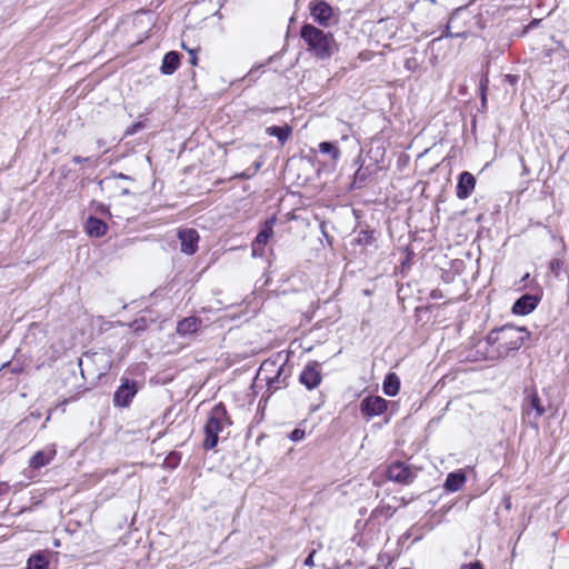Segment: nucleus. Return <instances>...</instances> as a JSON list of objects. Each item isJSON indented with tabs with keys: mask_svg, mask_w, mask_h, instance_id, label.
<instances>
[{
	"mask_svg": "<svg viewBox=\"0 0 569 569\" xmlns=\"http://www.w3.org/2000/svg\"><path fill=\"white\" fill-rule=\"evenodd\" d=\"M300 38L305 41L308 52L319 60L329 59L339 50L332 33L326 32L311 23H305L301 27Z\"/></svg>",
	"mask_w": 569,
	"mask_h": 569,
	"instance_id": "1",
	"label": "nucleus"
},
{
	"mask_svg": "<svg viewBox=\"0 0 569 569\" xmlns=\"http://www.w3.org/2000/svg\"><path fill=\"white\" fill-rule=\"evenodd\" d=\"M506 80L510 83H515L517 81V77L512 74H507Z\"/></svg>",
	"mask_w": 569,
	"mask_h": 569,
	"instance_id": "43",
	"label": "nucleus"
},
{
	"mask_svg": "<svg viewBox=\"0 0 569 569\" xmlns=\"http://www.w3.org/2000/svg\"><path fill=\"white\" fill-rule=\"evenodd\" d=\"M415 62H416V61H415V59H412V60H411V59H408V60L406 61V67H407V69H411V68L413 67V63H415Z\"/></svg>",
	"mask_w": 569,
	"mask_h": 569,
	"instance_id": "46",
	"label": "nucleus"
},
{
	"mask_svg": "<svg viewBox=\"0 0 569 569\" xmlns=\"http://www.w3.org/2000/svg\"><path fill=\"white\" fill-rule=\"evenodd\" d=\"M138 392V386L134 380L128 378L122 379L121 385L113 395V405L116 407L126 408L130 405Z\"/></svg>",
	"mask_w": 569,
	"mask_h": 569,
	"instance_id": "4",
	"label": "nucleus"
},
{
	"mask_svg": "<svg viewBox=\"0 0 569 569\" xmlns=\"http://www.w3.org/2000/svg\"><path fill=\"white\" fill-rule=\"evenodd\" d=\"M131 326L134 331L144 330V320L143 319L136 320V321H133V323Z\"/></svg>",
	"mask_w": 569,
	"mask_h": 569,
	"instance_id": "36",
	"label": "nucleus"
},
{
	"mask_svg": "<svg viewBox=\"0 0 569 569\" xmlns=\"http://www.w3.org/2000/svg\"><path fill=\"white\" fill-rule=\"evenodd\" d=\"M91 206L94 208L97 213L110 216L109 207L104 206L103 203L93 201Z\"/></svg>",
	"mask_w": 569,
	"mask_h": 569,
	"instance_id": "34",
	"label": "nucleus"
},
{
	"mask_svg": "<svg viewBox=\"0 0 569 569\" xmlns=\"http://www.w3.org/2000/svg\"><path fill=\"white\" fill-rule=\"evenodd\" d=\"M19 371H20V369H18V368L12 369V372H14V373H17Z\"/></svg>",
	"mask_w": 569,
	"mask_h": 569,
	"instance_id": "51",
	"label": "nucleus"
},
{
	"mask_svg": "<svg viewBox=\"0 0 569 569\" xmlns=\"http://www.w3.org/2000/svg\"><path fill=\"white\" fill-rule=\"evenodd\" d=\"M528 277H529V273H527V274L522 278V280H528Z\"/></svg>",
	"mask_w": 569,
	"mask_h": 569,
	"instance_id": "52",
	"label": "nucleus"
},
{
	"mask_svg": "<svg viewBox=\"0 0 569 569\" xmlns=\"http://www.w3.org/2000/svg\"><path fill=\"white\" fill-rule=\"evenodd\" d=\"M89 161H90L89 157L74 156L72 158L73 163H83V162H89Z\"/></svg>",
	"mask_w": 569,
	"mask_h": 569,
	"instance_id": "38",
	"label": "nucleus"
},
{
	"mask_svg": "<svg viewBox=\"0 0 569 569\" xmlns=\"http://www.w3.org/2000/svg\"><path fill=\"white\" fill-rule=\"evenodd\" d=\"M369 174H370L369 167H366V168L360 167L355 174L356 181L363 183L367 180Z\"/></svg>",
	"mask_w": 569,
	"mask_h": 569,
	"instance_id": "29",
	"label": "nucleus"
},
{
	"mask_svg": "<svg viewBox=\"0 0 569 569\" xmlns=\"http://www.w3.org/2000/svg\"><path fill=\"white\" fill-rule=\"evenodd\" d=\"M260 167H261L260 162H254L252 172L256 174V172L260 169Z\"/></svg>",
	"mask_w": 569,
	"mask_h": 569,
	"instance_id": "48",
	"label": "nucleus"
},
{
	"mask_svg": "<svg viewBox=\"0 0 569 569\" xmlns=\"http://www.w3.org/2000/svg\"><path fill=\"white\" fill-rule=\"evenodd\" d=\"M373 241V232L369 230H361L358 234L357 242L360 246L371 244Z\"/></svg>",
	"mask_w": 569,
	"mask_h": 569,
	"instance_id": "27",
	"label": "nucleus"
},
{
	"mask_svg": "<svg viewBox=\"0 0 569 569\" xmlns=\"http://www.w3.org/2000/svg\"><path fill=\"white\" fill-rule=\"evenodd\" d=\"M529 335V331L525 327H516L508 323L492 329L488 333L486 341L490 346L497 345L499 355L506 356L510 351L519 350Z\"/></svg>",
	"mask_w": 569,
	"mask_h": 569,
	"instance_id": "2",
	"label": "nucleus"
},
{
	"mask_svg": "<svg viewBox=\"0 0 569 569\" xmlns=\"http://www.w3.org/2000/svg\"><path fill=\"white\" fill-rule=\"evenodd\" d=\"M292 373V366L288 362L278 369L272 376H266L268 391L276 392L277 390L288 386V380Z\"/></svg>",
	"mask_w": 569,
	"mask_h": 569,
	"instance_id": "9",
	"label": "nucleus"
},
{
	"mask_svg": "<svg viewBox=\"0 0 569 569\" xmlns=\"http://www.w3.org/2000/svg\"><path fill=\"white\" fill-rule=\"evenodd\" d=\"M305 436H306L305 430L299 429V428H296V429H293V430L290 432V435H289V439H290L291 441L297 442V441L302 440V439L305 438Z\"/></svg>",
	"mask_w": 569,
	"mask_h": 569,
	"instance_id": "33",
	"label": "nucleus"
},
{
	"mask_svg": "<svg viewBox=\"0 0 569 569\" xmlns=\"http://www.w3.org/2000/svg\"><path fill=\"white\" fill-rule=\"evenodd\" d=\"M181 54L178 51H169L164 54L160 70L163 74H172L180 64Z\"/></svg>",
	"mask_w": 569,
	"mask_h": 569,
	"instance_id": "19",
	"label": "nucleus"
},
{
	"mask_svg": "<svg viewBox=\"0 0 569 569\" xmlns=\"http://www.w3.org/2000/svg\"><path fill=\"white\" fill-rule=\"evenodd\" d=\"M144 128V124L142 122H134L130 127L127 128L124 136H133L138 133L140 130Z\"/></svg>",
	"mask_w": 569,
	"mask_h": 569,
	"instance_id": "32",
	"label": "nucleus"
},
{
	"mask_svg": "<svg viewBox=\"0 0 569 569\" xmlns=\"http://www.w3.org/2000/svg\"><path fill=\"white\" fill-rule=\"evenodd\" d=\"M388 408V401L380 396H367L360 402V412L367 420L382 415Z\"/></svg>",
	"mask_w": 569,
	"mask_h": 569,
	"instance_id": "5",
	"label": "nucleus"
},
{
	"mask_svg": "<svg viewBox=\"0 0 569 569\" xmlns=\"http://www.w3.org/2000/svg\"><path fill=\"white\" fill-rule=\"evenodd\" d=\"M201 325V319L198 317H187L180 320L177 325V333L179 336H187L198 331Z\"/></svg>",
	"mask_w": 569,
	"mask_h": 569,
	"instance_id": "18",
	"label": "nucleus"
},
{
	"mask_svg": "<svg viewBox=\"0 0 569 569\" xmlns=\"http://www.w3.org/2000/svg\"><path fill=\"white\" fill-rule=\"evenodd\" d=\"M56 452L54 446L37 451L30 459V467L33 469H40L49 465L53 460Z\"/></svg>",
	"mask_w": 569,
	"mask_h": 569,
	"instance_id": "15",
	"label": "nucleus"
},
{
	"mask_svg": "<svg viewBox=\"0 0 569 569\" xmlns=\"http://www.w3.org/2000/svg\"><path fill=\"white\" fill-rule=\"evenodd\" d=\"M49 561L41 552L33 553L27 561L26 569H48Z\"/></svg>",
	"mask_w": 569,
	"mask_h": 569,
	"instance_id": "23",
	"label": "nucleus"
},
{
	"mask_svg": "<svg viewBox=\"0 0 569 569\" xmlns=\"http://www.w3.org/2000/svg\"><path fill=\"white\" fill-rule=\"evenodd\" d=\"M319 151L323 154H329L332 161L340 159L341 152L335 142L322 141L319 143Z\"/></svg>",
	"mask_w": 569,
	"mask_h": 569,
	"instance_id": "24",
	"label": "nucleus"
},
{
	"mask_svg": "<svg viewBox=\"0 0 569 569\" xmlns=\"http://www.w3.org/2000/svg\"><path fill=\"white\" fill-rule=\"evenodd\" d=\"M459 569H483V566L480 561L476 560L473 562L462 565Z\"/></svg>",
	"mask_w": 569,
	"mask_h": 569,
	"instance_id": "35",
	"label": "nucleus"
},
{
	"mask_svg": "<svg viewBox=\"0 0 569 569\" xmlns=\"http://www.w3.org/2000/svg\"><path fill=\"white\" fill-rule=\"evenodd\" d=\"M477 183L476 177L469 171H462L458 176L456 196L460 200L469 198L475 191Z\"/></svg>",
	"mask_w": 569,
	"mask_h": 569,
	"instance_id": "10",
	"label": "nucleus"
},
{
	"mask_svg": "<svg viewBox=\"0 0 569 569\" xmlns=\"http://www.w3.org/2000/svg\"><path fill=\"white\" fill-rule=\"evenodd\" d=\"M316 553V550H312L308 557L305 559V566H312L313 565V556Z\"/></svg>",
	"mask_w": 569,
	"mask_h": 569,
	"instance_id": "39",
	"label": "nucleus"
},
{
	"mask_svg": "<svg viewBox=\"0 0 569 569\" xmlns=\"http://www.w3.org/2000/svg\"><path fill=\"white\" fill-rule=\"evenodd\" d=\"M292 128L288 124L282 127L271 126L266 129V133L270 137H276L281 144H284L286 141L291 136Z\"/></svg>",
	"mask_w": 569,
	"mask_h": 569,
	"instance_id": "22",
	"label": "nucleus"
},
{
	"mask_svg": "<svg viewBox=\"0 0 569 569\" xmlns=\"http://www.w3.org/2000/svg\"><path fill=\"white\" fill-rule=\"evenodd\" d=\"M97 144L99 148L103 147L104 146V141L102 139H98L97 140Z\"/></svg>",
	"mask_w": 569,
	"mask_h": 569,
	"instance_id": "49",
	"label": "nucleus"
},
{
	"mask_svg": "<svg viewBox=\"0 0 569 569\" xmlns=\"http://www.w3.org/2000/svg\"><path fill=\"white\" fill-rule=\"evenodd\" d=\"M250 112H251V113H254V114H262V113H267V112H268V110H266V109H260V110H258V109H251V110H250Z\"/></svg>",
	"mask_w": 569,
	"mask_h": 569,
	"instance_id": "44",
	"label": "nucleus"
},
{
	"mask_svg": "<svg viewBox=\"0 0 569 569\" xmlns=\"http://www.w3.org/2000/svg\"><path fill=\"white\" fill-rule=\"evenodd\" d=\"M180 250L186 254H193L198 250L199 234L196 229H181L178 231Z\"/></svg>",
	"mask_w": 569,
	"mask_h": 569,
	"instance_id": "11",
	"label": "nucleus"
},
{
	"mask_svg": "<svg viewBox=\"0 0 569 569\" xmlns=\"http://www.w3.org/2000/svg\"><path fill=\"white\" fill-rule=\"evenodd\" d=\"M415 62H416V61H415V59H412V60H411V59H408V60L406 61V67H407V69H411V68L413 67V63H415Z\"/></svg>",
	"mask_w": 569,
	"mask_h": 569,
	"instance_id": "45",
	"label": "nucleus"
},
{
	"mask_svg": "<svg viewBox=\"0 0 569 569\" xmlns=\"http://www.w3.org/2000/svg\"><path fill=\"white\" fill-rule=\"evenodd\" d=\"M181 456L179 452L172 451L168 455V457L164 460V463L169 468H176L180 462Z\"/></svg>",
	"mask_w": 569,
	"mask_h": 569,
	"instance_id": "28",
	"label": "nucleus"
},
{
	"mask_svg": "<svg viewBox=\"0 0 569 569\" xmlns=\"http://www.w3.org/2000/svg\"><path fill=\"white\" fill-rule=\"evenodd\" d=\"M84 229L90 237L100 238L107 233L108 226L103 220L90 216L84 223Z\"/></svg>",
	"mask_w": 569,
	"mask_h": 569,
	"instance_id": "17",
	"label": "nucleus"
},
{
	"mask_svg": "<svg viewBox=\"0 0 569 569\" xmlns=\"http://www.w3.org/2000/svg\"><path fill=\"white\" fill-rule=\"evenodd\" d=\"M539 301L540 298L538 296L525 293L515 301L511 308L512 313L520 316L529 315L537 308Z\"/></svg>",
	"mask_w": 569,
	"mask_h": 569,
	"instance_id": "12",
	"label": "nucleus"
},
{
	"mask_svg": "<svg viewBox=\"0 0 569 569\" xmlns=\"http://www.w3.org/2000/svg\"><path fill=\"white\" fill-rule=\"evenodd\" d=\"M387 477L393 482L409 485L413 481L416 473L410 466L401 461H396L388 467Z\"/></svg>",
	"mask_w": 569,
	"mask_h": 569,
	"instance_id": "6",
	"label": "nucleus"
},
{
	"mask_svg": "<svg viewBox=\"0 0 569 569\" xmlns=\"http://www.w3.org/2000/svg\"><path fill=\"white\" fill-rule=\"evenodd\" d=\"M276 221L277 219L273 216L263 222L252 244L253 254H256L259 247L263 248L268 243V241L273 234V226Z\"/></svg>",
	"mask_w": 569,
	"mask_h": 569,
	"instance_id": "13",
	"label": "nucleus"
},
{
	"mask_svg": "<svg viewBox=\"0 0 569 569\" xmlns=\"http://www.w3.org/2000/svg\"><path fill=\"white\" fill-rule=\"evenodd\" d=\"M562 268V261L559 259H552L549 262V270L556 276H559V272Z\"/></svg>",
	"mask_w": 569,
	"mask_h": 569,
	"instance_id": "31",
	"label": "nucleus"
},
{
	"mask_svg": "<svg viewBox=\"0 0 569 569\" xmlns=\"http://www.w3.org/2000/svg\"><path fill=\"white\" fill-rule=\"evenodd\" d=\"M9 489V486L8 483L6 482H0V496L4 495Z\"/></svg>",
	"mask_w": 569,
	"mask_h": 569,
	"instance_id": "42",
	"label": "nucleus"
},
{
	"mask_svg": "<svg viewBox=\"0 0 569 569\" xmlns=\"http://www.w3.org/2000/svg\"><path fill=\"white\" fill-rule=\"evenodd\" d=\"M382 390L385 395L389 397H395L398 395L400 390L399 377L393 372L388 373L383 380Z\"/></svg>",
	"mask_w": 569,
	"mask_h": 569,
	"instance_id": "21",
	"label": "nucleus"
},
{
	"mask_svg": "<svg viewBox=\"0 0 569 569\" xmlns=\"http://www.w3.org/2000/svg\"><path fill=\"white\" fill-rule=\"evenodd\" d=\"M232 422L228 416L226 406L222 402L217 403L209 412L207 422L203 427L206 438L203 440V448L206 450L214 449L219 441V435L223 431L224 427L230 426Z\"/></svg>",
	"mask_w": 569,
	"mask_h": 569,
	"instance_id": "3",
	"label": "nucleus"
},
{
	"mask_svg": "<svg viewBox=\"0 0 569 569\" xmlns=\"http://www.w3.org/2000/svg\"><path fill=\"white\" fill-rule=\"evenodd\" d=\"M523 413L530 415V411H535V419H539L545 412V407L541 405V400L536 391H532L525 399L522 405Z\"/></svg>",
	"mask_w": 569,
	"mask_h": 569,
	"instance_id": "16",
	"label": "nucleus"
},
{
	"mask_svg": "<svg viewBox=\"0 0 569 569\" xmlns=\"http://www.w3.org/2000/svg\"><path fill=\"white\" fill-rule=\"evenodd\" d=\"M288 355H283V352H278L264 360L260 366V371L266 373V376H272L278 371L280 367H283L288 362Z\"/></svg>",
	"mask_w": 569,
	"mask_h": 569,
	"instance_id": "14",
	"label": "nucleus"
},
{
	"mask_svg": "<svg viewBox=\"0 0 569 569\" xmlns=\"http://www.w3.org/2000/svg\"><path fill=\"white\" fill-rule=\"evenodd\" d=\"M120 194H121V196H128V194H130V190H129L128 188H122V189L120 190Z\"/></svg>",
	"mask_w": 569,
	"mask_h": 569,
	"instance_id": "47",
	"label": "nucleus"
},
{
	"mask_svg": "<svg viewBox=\"0 0 569 569\" xmlns=\"http://www.w3.org/2000/svg\"><path fill=\"white\" fill-rule=\"evenodd\" d=\"M395 512H396V509L392 508L391 506L382 505V506H378L376 509L372 510L371 518H378V517L383 516L386 519H389L393 516Z\"/></svg>",
	"mask_w": 569,
	"mask_h": 569,
	"instance_id": "25",
	"label": "nucleus"
},
{
	"mask_svg": "<svg viewBox=\"0 0 569 569\" xmlns=\"http://www.w3.org/2000/svg\"><path fill=\"white\" fill-rule=\"evenodd\" d=\"M489 79L487 76H482L479 82V91H480V100L481 107L486 108L487 106V91H488Z\"/></svg>",
	"mask_w": 569,
	"mask_h": 569,
	"instance_id": "26",
	"label": "nucleus"
},
{
	"mask_svg": "<svg viewBox=\"0 0 569 569\" xmlns=\"http://www.w3.org/2000/svg\"><path fill=\"white\" fill-rule=\"evenodd\" d=\"M189 53H190V63H191L192 66H196V64H197V61H198V58H197L196 51H194V50H189Z\"/></svg>",
	"mask_w": 569,
	"mask_h": 569,
	"instance_id": "41",
	"label": "nucleus"
},
{
	"mask_svg": "<svg viewBox=\"0 0 569 569\" xmlns=\"http://www.w3.org/2000/svg\"><path fill=\"white\" fill-rule=\"evenodd\" d=\"M309 10L315 22L322 27L330 24V20L333 17V9L328 2L323 0L312 1L309 3Z\"/></svg>",
	"mask_w": 569,
	"mask_h": 569,
	"instance_id": "8",
	"label": "nucleus"
},
{
	"mask_svg": "<svg viewBox=\"0 0 569 569\" xmlns=\"http://www.w3.org/2000/svg\"><path fill=\"white\" fill-rule=\"evenodd\" d=\"M430 297H431L432 299H440V298H442V292H441V290H439V289H435V290H432V291L430 292Z\"/></svg>",
	"mask_w": 569,
	"mask_h": 569,
	"instance_id": "40",
	"label": "nucleus"
},
{
	"mask_svg": "<svg viewBox=\"0 0 569 569\" xmlns=\"http://www.w3.org/2000/svg\"><path fill=\"white\" fill-rule=\"evenodd\" d=\"M254 176V173L252 171H250V169H247L244 170L243 172L237 174L236 177L237 178H240V179H250Z\"/></svg>",
	"mask_w": 569,
	"mask_h": 569,
	"instance_id": "37",
	"label": "nucleus"
},
{
	"mask_svg": "<svg viewBox=\"0 0 569 569\" xmlns=\"http://www.w3.org/2000/svg\"><path fill=\"white\" fill-rule=\"evenodd\" d=\"M116 179H123V180H131V177L124 174V173H113L111 177H107L106 179L103 180H100L99 181V184L102 186L104 182L106 183H111L113 182Z\"/></svg>",
	"mask_w": 569,
	"mask_h": 569,
	"instance_id": "30",
	"label": "nucleus"
},
{
	"mask_svg": "<svg viewBox=\"0 0 569 569\" xmlns=\"http://www.w3.org/2000/svg\"><path fill=\"white\" fill-rule=\"evenodd\" d=\"M466 480V475L461 470L450 472L446 478L443 487L447 491L455 492L463 486Z\"/></svg>",
	"mask_w": 569,
	"mask_h": 569,
	"instance_id": "20",
	"label": "nucleus"
},
{
	"mask_svg": "<svg viewBox=\"0 0 569 569\" xmlns=\"http://www.w3.org/2000/svg\"><path fill=\"white\" fill-rule=\"evenodd\" d=\"M322 381L320 363L317 361L308 362L299 376V382L308 390L317 388Z\"/></svg>",
	"mask_w": 569,
	"mask_h": 569,
	"instance_id": "7",
	"label": "nucleus"
},
{
	"mask_svg": "<svg viewBox=\"0 0 569 569\" xmlns=\"http://www.w3.org/2000/svg\"><path fill=\"white\" fill-rule=\"evenodd\" d=\"M449 28H450L449 24H447V27H446V36L447 37H453V34L450 33Z\"/></svg>",
	"mask_w": 569,
	"mask_h": 569,
	"instance_id": "50",
	"label": "nucleus"
}]
</instances>
